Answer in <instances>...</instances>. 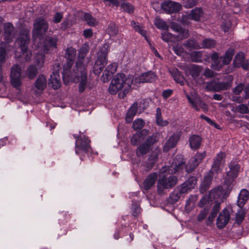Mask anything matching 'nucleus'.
<instances>
[{"label": "nucleus", "mask_w": 249, "mask_h": 249, "mask_svg": "<svg viewBox=\"0 0 249 249\" xmlns=\"http://www.w3.org/2000/svg\"><path fill=\"white\" fill-rule=\"evenodd\" d=\"M230 170L227 172L223 186H219L213 191V193H222L229 195L232 189L234 182L238 177L240 166L236 160H232L229 164Z\"/></svg>", "instance_id": "nucleus-1"}, {"label": "nucleus", "mask_w": 249, "mask_h": 249, "mask_svg": "<svg viewBox=\"0 0 249 249\" xmlns=\"http://www.w3.org/2000/svg\"><path fill=\"white\" fill-rule=\"evenodd\" d=\"M112 85L109 87V92L111 94H116L117 92L123 89L119 93L120 98H124L128 92L131 85L129 80L126 78V75L123 73L117 74L111 82Z\"/></svg>", "instance_id": "nucleus-2"}, {"label": "nucleus", "mask_w": 249, "mask_h": 249, "mask_svg": "<svg viewBox=\"0 0 249 249\" xmlns=\"http://www.w3.org/2000/svg\"><path fill=\"white\" fill-rule=\"evenodd\" d=\"M109 51V46L105 44L99 51L97 58L93 67V71L96 75H99L103 71L107 63V54Z\"/></svg>", "instance_id": "nucleus-3"}, {"label": "nucleus", "mask_w": 249, "mask_h": 249, "mask_svg": "<svg viewBox=\"0 0 249 249\" xmlns=\"http://www.w3.org/2000/svg\"><path fill=\"white\" fill-rule=\"evenodd\" d=\"M49 28V24L47 20L39 17L37 18L34 22V28L32 31L33 38L41 39L47 32Z\"/></svg>", "instance_id": "nucleus-4"}, {"label": "nucleus", "mask_w": 249, "mask_h": 249, "mask_svg": "<svg viewBox=\"0 0 249 249\" xmlns=\"http://www.w3.org/2000/svg\"><path fill=\"white\" fill-rule=\"evenodd\" d=\"M224 79L226 81L217 82L212 81L207 83L206 88L209 90L217 92L229 89L232 86V81L233 80V76L232 75H226L224 76Z\"/></svg>", "instance_id": "nucleus-5"}, {"label": "nucleus", "mask_w": 249, "mask_h": 249, "mask_svg": "<svg viewBox=\"0 0 249 249\" xmlns=\"http://www.w3.org/2000/svg\"><path fill=\"white\" fill-rule=\"evenodd\" d=\"M90 142V140L85 135H83L80 140H77V143H75V153L80 156H89V154H91L92 150Z\"/></svg>", "instance_id": "nucleus-6"}, {"label": "nucleus", "mask_w": 249, "mask_h": 249, "mask_svg": "<svg viewBox=\"0 0 249 249\" xmlns=\"http://www.w3.org/2000/svg\"><path fill=\"white\" fill-rule=\"evenodd\" d=\"M162 171V170H161ZM162 174L164 173L162 176L161 178L160 179L158 184V191L160 190V186H162L164 189H170L174 186L178 182V178L176 176L173 175L171 172L169 173L168 171L166 172H164Z\"/></svg>", "instance_id": "nucleus-7"}, {"label": "nucleus", "mask_w": 249, "mask_h": 249, "mask_svg": "<svg viewBox=\"0 0 249 249\" xmlns=\"http://www.w3.org/2000/svg\"><path fill=\"white\" fill-rule=\"evenodd\" d=\"M30 40L29 30L22 28L19 31V36L16 40V43L21 50V52L26 53L28 50V45Z\"/></svg>", "instance_id": "nucleus-8"}, {"label": "nucleus", "mask_w": 249, "mask_h": 249, "mask_svg": "<svg viewBox=\"0 0 249 249\" xmlns=\"http://www.w3.org/2000/svg\"><path fill=\"white\" fill-rule=\"evenodd\" d=\"M10 82L11 85L17 89L21 86V68L18 65H14L11 69Z\"/></svg>", "instance_id": "nucleus-9"}, {"label": "nucleus", "mask_w": 249, "mask_h": 249, "mask_svg": "<svg viewBox=\"0 0 249 249\" xmlns=\"http://www.w3.org/2000/svg\"><path fill=\"white\" fill-rule=\"evenodd\" d=\"M185 162L181 155H177L173 159L170 167H164L161 169L162 172H166L167 171L171 174H176L182 168Z\"/></svg>", "instance_id": "nucleus-10"}, {"label": "nucleus", "mask_w": 249, "mask_h": 249, "mask_svg": "<svg viewBox=\"0 0 249 249\" xmlns=\"http://www.w3.org/2000/svg\"><path fill=\"white\" fill-rule=\"evenodd\" d=\"M89 46L87 43H84L83 44L79 49L77 56L78 59L75 63L76 71H79V70L83 71V70H85V67L83 65V62L86 56L89 52Z\"/></svg>", "instance_id": "nucleus-11"}, {"label": "nucleus", "mask_w": 249, "mask_h": 249, "mask_svg": "<svg viewBox=\"0 0 249 249\" xmlns=\"http://www.w3.org/2000/svg\"><path fill=\"white\" fill-rule=\"evenodd\" d=\"M232 65L236 68H242L244 70H249V62L246 59L245 54L242 52H239L235 55Z\"/></svg>", "instance_id": "nucleus-12"}, {"label": "nucleus", "mask_w": 249, "mask_h": 249, "mask_svg": "<svg viewBox=\"0 0 249 249\" xmlns=\"http://www.w3.org/2000/svg\"><path fill=\"white\" fill-rule=\"evenodd\" d=\"M181 5L171 0L165 1L161 4V8L166 14L177 13L181 9Z\"/></svg>", "instance_id": "nucleus-13"}, {"label": "nucleus", "mask_w": 249, "mask_h": 249, "mask_svg": "<svg viewBox=\"0 0 249 249\" xmlns=\"http://www.w3.org/2000/svg\"><path fill=\"white\" fill-rule=\"evenodd\" d=\"M181 137L180 132H176L173 133L165 142L162 151L164 153H167L170 149L174 148L177 145Z\"/></svg>", "instance_id": "nucleus-14"}, {"label": "nucleus", "mask_w": 249, "mask_h": 249, "mask_svg": "<svg viewBox=\"0 0 249 249\" xmlns=\"http://www.w3.org/2000/svg\"><path fill=\"white\" fill-rule=\"evenodd\" d=\"M58 39L54 36H45L42 47V50L44 53H49L50 51L57 48Z\"/></svg>", "instance_id": "nucleus-15"}, {"label": "nucleus", "mask_w": 249, "mask_h": 249, "mask_svg": "<svg viewBox=\"0 0 249 249\" xmlns=\"http://www.w3.org/2000/svg\"><path fill=\"white\" fill-rule=\"evenodd\" d=\"M230 219V213L229 210L225 208L219 214L216 219V225L217 227L223 229L228 223Z\"/></svg>", "instance_id": "nucleus-16"}, {"label": "nucleus", "mask_w": 249, "mask_h": 249, "mask_svg": "<svg viewBox=\"0 0 249 249\" xmlns=\"http://www.w3.org/2000/svg\"><path fill=\"white\" fill-rule=\"evenodd\" d=\"M185 194L186 193L183 192L182 189L178 186L170 194L167 200V202L170 204H174L179 200L183 195Z\"/></svg>", "instance_id": "nucleus-17"}, {"label": "nucleus", "mask_w": 249, "mask_h": 249, "mask_svg": "<svg viewBox=\"0 0 249 249\" xmlns=\"http://www.w3.org/2000/svg\"><path fill=\"white\" fill-rule=\"evenodd\" d=\"M225 153L224 152H220L218 153L216 157L213 159V163L212 165L211 169L213 174H218L220 171V166L222 163V160L225 158Z\"/></svg>", "instance_id": "nucleus-18"}, {"label": "nucleus", "mask_w": 249, "mask_h": 249, "mask_svg": "<svg viewBox=\"0 0 249 249\" xmlns=\"http://www.w3.org/2000/svg\"><path fill=\"white\" fill-rule=\"evenodd\" d=\"M197 181V178L195 176L190 177L187 180L179 186L182 189L183 192L186 194L192 190L195 187Z\"/></svg>", "instance_id": "nucleus-19"}, {"label": "nucleus", "mask_w": 249, "mask_h": 249, "mask_svg": "<svg viewBox=\"0 0 249 249\" xmlns=\"http://www.w3.org/2000/svg\"><path fill=\"white\" fill-rule=\"evenodd\" d=\"M213 177V171L210 170L204 177V180L200 187V191L204 193L210 188Z\"/></svg>", "instance_id": "nucleus-20"}, {"label": "nucleus", "mask_w": 249, "mask_h": 249, "mask_svg": "<svg viewBox=\"0 0 249 249\" xmlns=\"http://www.w3.org/2000/svg\"><path fill=\"white\" fill-rule=\"evenodd\" d=\"M158 175L156 173L153 172L150 174L143 181V189L146 191L149 190L155 184Z\"/></svg>", "instance_id": "nucleus-21"}, {"label": "nucleus", "mask_w": 249, "mask_h": 249, "mask_svg": "<svg viewBox=\"0 0 249 249\" xmlns=\"http://www.w3.org/2000/svg\"><path fill=\"white\" fill-rule=\"evenodd\" d=\"M157 79L156 74L151 71H149L146 72L142 73L139 76L138 80L140 83H152L155 82Z\"/></svg>", "instance_id": "nucleus-22"}, {"label": "nucleus", "mask_w": 249, "mask_h": 249, "mask_svg": "<svg viewBox=\"0 0 249 249\" xmlns=\"http://www.w3.org/2000/svg\"><path fill=\"white\" fill-rule=\"evenodd\" d=\"M170 28L181 36V39L186 38L189 36V31L183 28L178 23L174 21L172 22L170 24Z\"/></svg>", "instance_id": "nucleus-23"}, {"label": "nucleus", "mask_w": 249, "mask_h": 249, "mask_svg": "<svg viewBox=\"0 0 249 249\" xmlns=\"http://www.w3.org/2000/svg\"><path fill=\"white\" fill-rule=\"evenodd\" d=\"M202 70L201 67L192 64L186 69V73L187 74L191 75L193 79H195L199 76Z\"/></svg>", "instance_id": "nucleus-24"}, {"label": "nucleus", "mask_w": 249, "mask_h": 249, "mask_svg": "<svg viewBox=\"0 0 249 249\" xmlns=\"http://www.w3.org/2000/svg\"><path fill=\"white\" fill-rule=\"evenodd\" d=\"M49 85L54 89H57L61 87V83L60 81V78L59 73L58 71H56L53 72L51 75L50 79Z\"/></svg>", "instance_id": "nucleus-25"}, {"label": "nucleus", "mask_w": 249, "mask_h": 249, "mask_svg": "<svg viewBox=\"0 0 249 249\" xmlns=\"http://www.w3.org/2000/svg\"><path fill=\"white\" fill-rule=\"evenodd\" d=\"M249 199V192L245 189L241 190L238 196L237 205L242 208Z\"/></svg>", "instance_id": "nucleus-26"}, {"label": "nucleus", "mask_w": 249, "mask_h": 249, "mask_svg": "<svg viewBox=\"0 0 249 249\" xmlns=\"http://www.w3.org/2000/svg\"><path fill=\"white\" fill-rule=\"evenodd\" d=\"M203 15V11L202 8L201 7H196L191 11V12L188 15V17L189 19L196 21H199Z\"/></svg>", "instance_id": "nucleus-27"}, {"label": "nucleus", "mask_w": 249, "mask_h": 249, "mask_svg": "<svg viewBox=\"0 0 249 249\" xmlns=\"http://www.w3.org/2000/svg\"><path fill=\"white\" fill-rule=\"evenodd\" d=\"M202 141L201 137L197 135H192L189 139V145L193 150L198 149L200 146Z\"/></svg>", "instance_id": "nucleus-28"}, {"label": "nucleus", "mask_w": 249, "mask_h": 249, "mask_svg": "<svg viewBox=\"0 0 249 249\" xmlns=\"http://www.w3.org/2000/svg\"><path fill=\"white\" fill-rule=\"evenodd\" d=\"M235 53V50L232 48H229L225 52L224 55L220 57L222 59V64L224 65H229L231 61L233 56Z\"/></svg>", "instance_id": "nucleus-29"}, {"label": "nucleus", "mask_w": 249, "mask_h": 249, "mask_svg": "<svg viewBox=\"0 0 249 249\" xmlns=\"http://www.w3.org/2000/svg\"><path fill=\"white\" fill-rule=\"evenodd\" d=\"M138 110V103L135 102L128 109L125 116V122L126 123H130Z\"/></svg>", "instance_id": "nucleus-30"}, {"label": "nucleus", "mask_w": 249, "mask_h": 249, "mask_svg": "<svg viewBox=\"0 0 249 249\" xmlns=\"http://www.w3.org/2000/svg\"><path fill=\"white\" fill-rule=\"evenodd\" d=\"M35 88L38 90L43 91L47 87V80L45 76L40 74L35 83Z\"/></svg>", "instance_id": "nucleus-31"}, {"label": "nucleus", "mask_w": 249, "mask_h": 249, "mask_svg": "<svg viewBox=\"0 0 249 249\" xmlns=\"http://www.w3.org/2000/svg\"><path fill=\"white\" fill-rule=\"evenodd\" d=\"M81 73V81L79 84V91L80 93H82L84 91L87 86V73L85 70L83 71H78Z\"/></svg>", "instance_id": "nucleus-32"}, {"label": "nucleus", "mask_w": 249, "mask_h": 249, "mask_svg": "<svg viewBox=\"0 0 249 249\" xmlns=\"http://www.w3.org/2000/svg\"><path fill=\"white\" fill-rule=\"evenodd\" d=\"M158 159V155L154 152L152 153L149 155L147 162L146 163V167L147 170H150L153 168Z\"/></svg>", "instance_id": "nucleus-33"}, {"label": "nucleus", "mask_w": 249, "mask_h": 249, "mask_svg": "<svg viewBox=\"0 0 249 249\" xmlns=\"http://www.w3.org/2000/svg\"><path fill=\"white\" fill-rule=\"evenodd\" d=\"M131 210L133 216L135 219H137L142 212L140 203L135 200H132Z\"/></svg>", "instance_id": "nucleus-34"}, {"label": "nucleus", "mask_w": 249, "mask_h": 249, "mask_svg": "<svg viewBox=\"0 0 249 249\" xmlns=\"http://www.w3.org/2000/svg\"><path fill=\"white\" fill-rule=\"evenodd\" d=\"M76 54V50L75 48L71 47H68L65 50V57L67 61L74 62Z\"/></svg>", "instance_id": "nucleus-35"}, {"label": "nucleus", "mask_w": 249, "mask_h": 249, "mask_svg": "<svg viewBox=\"0 0 249 249\" xmlns=\"http://www.w3.org/2000/svg\"><path fill=\"white\" fill-rule=\"evenodd\" d=\"M151 149V147L145 142L140 144L136 150V155L138 157L147 154Z\"/></svg>", "instance_id": "nucleus-36"}, {"label": "nucleus", "mask_w": 249, "mask_h": 249, "mask_svg": "<svg viewBox=\"0 0 249 249\" xmlns=\"http://www.w3.org/2000/svg\"><path fill=\"white\" fill-rule=\"evenodd\" d=\"M184 46L188 49L195 50L201 49V45L195 39H188L184 43Z\"/></svg>", "instance_id": "nucleus-37"}, {"label": "nucleus", "mask_w": 249, "mask_h": 249, "mask_svg": "<svg viewBox=\"0 0 249 249\" xmlns=\"http://www.w3.org/2000/svg\"><path fill=\"white\" fill-rule=\"evenodd\" d=\"M46 53H44L43 52H37L35 56V62L36 64V65L39 68H41L44 63L45 61V54Z\"/></svg>", "instance_id": "nucleus-38"}, {"label": "nucleus", "mask_w": 249, "mask_h": 249, "mask_svg": "<svg viewBox=\"0 0 249 249\" xmlns=\"http://www.w3.org/2000/svg\"><path fill=\"white\" fill-rule=\"evenodd\" d=\"M160 139V134L158 132H156L153 134L151 136H148L145 142L150 147L154 144H156Z\"/></svg>", "instance_id": "nucleus-39"}, {"label": "nucleus", "mask_w": 249, "mask_h": 249, "mask_svg": "<svg viewBox=\"0 0 249 249\" xmlns=\"http://www.w3.org/2000/svg\"><path fill=\"white\" fill-rule=\"evenodd\" d=\"M84 20L90 26L94 27L98 25V21L89 13H85L84 15Z\"/></svg>", "instance_id": "nucleus-40"}, {"label": "nucleus", "mask_w": 249, "mask_h": 249, "mask_svg": "<svg viewBox=\"0 0 249 249\" xmlns=\"http://www.w3.org/2000/svg\"><path fill=\"white\" fill-rule=\"evenodd\" d=\"M174 79L177 83L180 84L181 86L184 85V78L181 74V72L177 69L174 70L172 72Z\"/></svg>", "instance_id": "nucleus-41"}, {"label": "nucleus", "mask_w": 249, "mask_h": 249, "mask_svg": "<svg viewBox=\"0 0 249 249\" xmlns=\"http://www.w3.org/2000/svg\"><path fill=\"white\" fill-rule=\"evenodd\" d=\"M156 123L158 125L161 126H166L169 123L167 121H163L161 109L159 107L156 109Z\"/></svg>", "instance_id": "nucleus-42"}, {"label": "nucleus", "mask_w": 249, "mask_h": 249, "mask_svg": "<svg viewBox=\"0 0 249 249\" xmlns=\"http://www.w3.org/2000/svg\"><path fill=\"white\" fill-rule=\"evenodd\" d=\"M216 41L215 40L211 38H205L202 41L201 45V48L211 49L215 47Z\"/></svg>", "instance_id": "nucleus-43"}, {"label": "nucleus", "mask_w": 249, "mask_h": 249, "mask_svg": "<svg viewBox=\"0 0 249 249\" xmlns=\"http://www.w3.org/2000/svg\"><path fill=\"white\" fill-rule=\"evenodd\" d=\"M154 23L155 26L159 29L166 30L168 29V26L165 21L160 18H156Z\"/></svg>", "instance_id": "nucleus-44"}, {"label": "nucleus", "mask_w": 249, "mask_h": 249, "mask_svg": "<svg viewBox=\"0 0 249 249\" xmlns=\"http://www.w3.org/2000/svg\"><path fill=\"white\" fill-rule=\"evenodd\" d=\"M202 52L194 51L190 54V57L193 62L199 63L202 62Z\"/></svg>", "instance_id": "nucleus-45"}, {"label": "nucleus", "mask_w": 249, "mask_h": 249, "mask_svg": "<svg viewBox=\"0 0 249 249\" xmlns=\"http://www.w3.org/2000/svg\"><path fill=\"white\" fill-rule=\"evenodd\" d=\"M117 68L118 64L117 63H112L109 64L106 68L105 71L103 73V75L105 74L106 76L107 77L108 76H109V73L111 74L114 73L116 71Z\"/></svg>", "instance_id": "nucleus-46"}, {"label": "nucleus", "mask_w": 249, "mask_h": 249, "mask_svg": "<svg viewBox=\"0 0 249 249\" xmlns=\"http://www.w3.org/2000/svg\"><path fill=\"white\" fill-rule=\"evenodd\" d=\"M38 71L36 67L34 65L29 66L27 69V77L30 79H34L37 74Z\"/></svg>", "instance_id": "nucleus-47"}, {"label": "nucleus", "mask_w": 249, "mask_h": 249, "mask_svg": "<svg viewBox=\"0 0 249 249\" xmlns=\"http://www.w3.org/2000/svg\"><path fill=\"white\" fill-rule=\"evenodd\" d=\"M143 140L142 137H141L140 134L137 132L134 134L130 139V143L134 146H137Z\"/></svg>", "instance_id": "nucleus-48"}, {"label": "nucleus", "mask_w": 249, "mask_h": 249, "mask_svg": "<svg viewBox=\"0 0 249 249\" xmlns=\"http://www.w3.org/2000/svg\"><path fill=\"white\" fill-rule=\"evenodd\" d=\"M232 111L235 112H238L241 114H246L249 112V109L248 106L245 104H241L233 108Z\"/></svg>", "instance_id": "nucleus-49"}, {"label": "nucleus", "mask_w": 249, "mask_h": 249, "mask_svg": "<svg viewBox=\"0 0 249 249\" xmlns=\"http://www.w3.org/2000/svg\"><path fill=\"white\" fill-rule=\"evenodd\" d=\"M121 8L123 9V11L129 14L134 13L135 7L130 2H124L121 4Z\"/></svg>", "instance_id": "nucleus-50"}, {"label": "nucleus", "mask_w": 249, "mask_h": 249, "mask_svg": "<svg viewBox=\"0 0 249 249\" xmlns=\"http://www.w3.org/2000/svg\"><path fill=\"white\" fill-rule=\"evenodd\" d=\"M108 34L112 36H115L118 33V28L114 22H111L107 28Z\"/></svg>", "instance_id": "nucleus-51"}, {"label": "nucleus", "mask_w": 249, "mask_h": 249, "mask_svg": "<svg viewBox=\"0 0 249 249\" xmlns=\"http://www.w3.org/2000/svg\"><path fill=\"white\" fill-rule=\"evenodd\" d=\"M145 122L142 119H137L132 124V127L135 130H141L144 125Z\"/></svg>", "instance_id": "nucleus-52"}, {"label": "nucleus", "mask_w": 249, "mask_h": 249, "mask_svg": "<svg viewBox=\"0 0 249 249\" xmlns=\"http://www.w3.org/2000/svg\"><path fill=\"white\" fill-rule=\"evenodd\" d=\"M198 163H196L192 159L185 165V170L187 173H190L194 171L197 166Z\"/></svg>", "instance_id": "nucleus-53"}, {"label": "nucleus", "mask_w": 249, "mask_h": 249, "mask_svg": "<svg viewBox=\"0 0 249 249\" xmlns=\"http://www.w3.org/2000/svg\"><path fill=\"white\" fill-rule=\"evenodd\" d=\"M205 156L206 152L205 151H203L202 153L197 152L192 159L196 163H198V165L202 161Z\"/></svg>", "instance_id": "nucleus-54"}, {"label": "nucleus", "mask_w": 249, "mask_h": 249, "mask_svg": "<svg viewBox=\"0 0 249 249\" xmlns=\"http://www.w3.org/2000/svg\"><path fill=\"white\" fill-rule=\"evenodd\" d=\"M14 27L10 22L6 23L4 26V34L8 36L12 35L14 32Z\"/></svg>", "instance_id": "nucleus-55"}, {"label": "nucleus", "mask_w": 249, "mask_h": 249, "mask_svg": "<svg viewBox=\"0 0 249 249\" xmlns=\"http://www.w3.org/2000/svg\"><path fill=\"white\" fill-rule=\"evenodd\" d=\"M209 212V208H204L199 213L197 217V220L199 222L203 221L207 216Z\"/></svg>", "instance_id": "nucleus-56"}, {"label": "nucleus", "mask_w": 249, "mask_h": 249, "mask_svg": "<svg viewBox=\"0 0 249 249\" xmlns=\"http://www.w3.org/2000/svg\"><path fill=\"white\" fill-rule=\"evenodd\" d=\"M71 75V70H65L63 69L62 72L63 80L65 84H68L69 82Z\"/></svg>", "instance_id": "nucleus-57"}, {"label": "nucleus", "mask_w": 249, "mask_h": 249, "mask_svg": "<svg viewBox=\"0 0 249 249\" xmlns=\"http://www.w3.org/2000/svg\"><path fill=\"white\" fill-rule=\"evenodd\" d=\"M198 0H184V6L186 8H191L197 5Z\"/></svg>", "instance_id": "nucleus-58"}, {"label": "nucleus", "mask_w": 249, "mask_h": 249, "mask_svg": "<svg viewBox=\"0 0 249 249\" xmlns=\"http://www.w3.org/2000/svg\"><path fill=\"white\" fill-rule=\"evenodd\" d=\"M245 213L243 211L238 212L236 215V221L238 224H240L244 220Z\"/></svg>", "instance_id": "nucleus-59"}, {"label": "nucleus", "mask_w": 249, "mask_h": 249, "mask_svg": "<svg viewBox=\"0 0 249 249\" xmlns=\"http://www.w3.org/2000/svg\"><path fill=\"white\" fill-rule=\"evenodd\" d=\"M244 84L243 83H240L236 86L233 89V92L235 95H239L241 92L244 90Z\"/></svg>", "instance_id": "nucleus-60"}, {"label": "nucleus", "mask_w": 249, "mask_h": 249, "mask_svg": "<svg viewBox=\"0 0 249 249\" xmlns=\"http://www.w3.org/2000/svg\"><path fill=\"white\" fill-rule=\"evenodd\" d=\"M161 39L166 42L170 41L172 38V35L167 32H164L161 34Z\"/></svg>", "instance_id": "nucleus-61"}, {"label": "nucleus", "mask_w": 249, "mask_h": 249, "mask_svg": "<svg viewBox=\"0 0 249 249\" xmlns=\"http://www.w3.org/2000/svg\"><path fill=\"white\" fill-rule=\"evenodd\" d=\"M186 97L188 102L192 105L193 108H194L197 111L200 110V107H197L196 102L193 100L188 94L186 95Z\"/></svg>", "instance_id": "nucleus-62"}, {"label": "nucleus", "mask_w": 249, "mask_h": 249, "mask_svg": "<svg viewBox=\"0 0 249 249\" xmlns=\"http://www.w3.org/2000/svg\"><path fill=\"white\" fill-rule=\"evenodd\" d=\"M213 63L212 64V68L216 70V71H220L221 69L222 68V65H223L222 64H221L220 63V61L219 60V59H217V61H212Z\"/></svg>", "instance_id": "nucleus-63"}, {"label": "nucleus", "mask_w": 249, "mask_h": 249, "mask_svg": "<svg viewBox=\"0 0 249 249\" xmlns=\"http://www.w3.org/2000/svg\"><path fill=\"white\" fill-rule=\"evenodd\" d=\"M200 117L201 119L205 120L210 124L215 126L216 128H218L217 126H218V125L213 122L210 118L205 116L204 114H201L200 116Z\"/></svg>", "instance_id": "nucleus-64"}]
</instances>
